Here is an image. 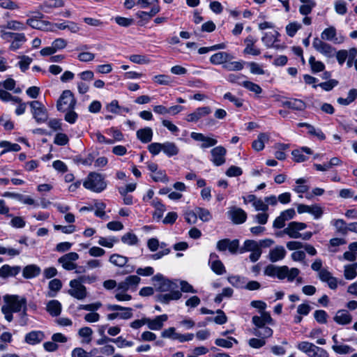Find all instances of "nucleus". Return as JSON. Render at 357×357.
<instances>
[{
    "label": "nucleus",
    "instance_id": "nucleus-52",
    "mask_svg": "<svg viewBox=\"0 0 357 357\" xmlns=\"http://www.w3.org/2000/svg\"><path fill=\"white\" fill-rule=\"evenodd\" d=\"M0 147L4 148L1 153V155L8 151H19L21 149L20 146L18 144H12L8 141H1L0 142Z\"/></svg>",
    "mask_w": 357,
    "mask_h": 357
},
{
    "label": "nucleus",
    "instance_id": "nucleus-46",
    "mask_svg": "<svg viewBox=\"0 0 357 357\" xmlns=\"http://www.w3.org/2000/svg\"><path fill=\"white\" fill-rule=\"evenodd\" d=\"M152 206L155 208L153 213V217L158 219L162 218L166 210L165 205L162 204L158 199L155 198L152 201Z\"/></svg>",
    "mask_w": 357,
    "mask_h": 357
},
{
    "label": "nucleus",
    "instance_id": "nucleus-30",
    "mask_svg": "<svg viewBox=\"0 0 357 357\" xmlns=\"http://www.w3.org/2000/svg\"><path fill=\"white\" fill-rule=\"evenodd\" d=\"M41 273L40 268L36 264L26 266L22 270V275L26 279H31L38 276Z\"/></svg>",
    "mask_w": 357,
    "mask_h": 357
},
{
    "label": "nucleus",
    "instance_id": "nucleus-35",
    "mask_svg": "<svg viewBox=\"0 0 357 357\" xmlns=\"http://www.w3.org/2000/svg\"><path fill=\"white\" fill-rule=\"evenodd\" d=\"M26 41V36L24 33H17L13 38L10 45L9 49L15 51L20 49L22 44Z\"/></svg>",
    "mask_w": 357,
    "mask_h": 357
},
{
    "label": "nucleus",
    "instance_id": "nucleus-7",
    "mask_svg": "<svg viewBox=\"0 0 357 357\" xmlns=\"http://www.w3.org/2000/svg\"><path fill=\"white\" fill-rule=\"evenodd\" d=\"M70 289L68 294L77 300H84L87 296L86 288L84 284H80L75 279L69 282Z\"/></svg>",
    "mask_w": 357,
    "mask_h": 357
},
{
    "label": "nucleus",
    "instance_id": "nucleus-9",
    "mask_svg": "<svg viewBox=\"0 0 357 357\" xmlns=\"http://www.w3.org/2000/svg\"><path fill=\"white\" fill-rule=\"evenodd\" d=\"M239 248V241L238 239L230 240L229 238H224L217 242L216 249L219 252H225L228 250L231 254L237 253Z\"/></svg>",
    "mask_w": 357,
    "mask_h": 357
},
{
    "label": "nucleus",
    "instance_id": "nucleus-48",
    "mask_svg": "<svg viewBox=\"0 0 357 357\" xmlns=\"http://www.w3.org/2000/svg\"><path fill=\"white\" fill-rule=\"evenodd\" d=\"M316 347L313 343L307 341L301 342L296 346L298 350L306 354L307 356L311 355L312 351L314 350Z\"/></svg>",
    "mask_w": 357,
    "mask_h": 357
},
{
    "label": "nucleus",
    "instance_id": "nucleus-31",
    "mask_svg": "<svg viewBox=\"0 0 357 357\" xmlns=\"http://www.w3.org/2000/svg\"><path fill=\"white\" fill-rule=\"evenodd\" d=\"M62 306L57 300L50 301L46 305V310L52 317H58L61 312Z\"/></svg>",
    "mask_w": 357,
    "mask_h": 357
},
{
    "label": "nucleus",
    "instance_id": "nucleus-19",
    "mask_svg": "<svg viewBox=\"0 0 357 357\" xmlns=\"http://www.w3.org/2000/svg\"><path fill=\"white\" fill-rule=\"evenodd\" d=\"M282 106L295 112H303L307 107L306 103L303 100L297 98H288L282 102Z\"/></svg>",
    "mask_w": 357,
    "mask_h": 357
},
{
    "label": "nucleus",
    "instance_id": "nucleus-15",
    "mask_svg": "<svg viewBox=\"0 0 357 357\" xmlns=\"http://www.w3.org/2000/svg\"><path fill=\"white\" fill-rule=\"evenodd\" d=\"M296 212L294 208H289L282 212L280 215L275 218L273 222V227L276 229L283 228L285 225V222L294 218Z\"/></svg>",
    "mask_w": 357,
    "mask_h": 357
},
{
    "label": "nucleus",
    "instance_id": "nucleus-47",
    "mask_svg": "<svg viewBox=\"0 0 357 357\" xmlns=\"http://www.w3.org/2000/svg\"><path fill=\"white\" fill-rule=\"evenodd\" d=\"M357 264L344 266V276L347 280H353L357 276Z\"/></svg>",
    "mask_w": 357,
    "mask_h": 357
},
{
    "label": "nucleus",
    "instance_id": "nucleus-18",
    "mask_svg": "<svg viewBox=\"0 0 357 357\" xmlns=\"http://www.w3.org/2000/svg\"><path fill=\"white\" fill-rule=\"evenodd\" d=\"M211 112V108L208 106L200 107L188 114L185 119L188 122H197L202 118L209 115Z\"/></svg>",
    "mask_w": 357,
    "mask_h": 357
},
{
    "label": "nucleus",
    "instance_id": "nucleus-61",
    "mask_svg": "<svg viewBox=\"0 0 357 357\" xmlns=\"http://www.w3.org/2000/svg\"><path fill=\"white\" fill-rule=\"evenodd\" d=\"M302 26L298 22H291L286 26L287 34L290 37H294L297 31L301 29Z\"/></svg>",
    "mask_w": 357,
    "mask_h": 357
},
{
    "label": "nucleus",
    "instance_id": "nucleus-11",
    "mask_svg": "<svg viewBox=\"0 0 357 357\" xmlns=\"http://www.w3.org/2000/svg\"><path fill=\"white\" fill-rule=\"evenodd\" d=\"M43 17V15L40 13H38L37 16H33L29 17L26 20V24L30 26L33 29H39L42 31L52 30L49 28L51 26V23L48 21L40 20V18Z\"/></svg>",
    "mask_w": 357,
    "mask_h": 357
},
{
    "label": "nucleus",
    "instance_id": "nucleus-2",
    "mask_svg": "<svg viewBox=\"0 0 357 357\" xmlns=\"http://www.w3.org/2000/svg\"><path fill=\"white\" fill-rule=\"evenodd\" d=\"M3 300L6 305L1 307V312L8 322L13 321V312H20L22 310H27V302L24 297L17 295H6Z\"/></svg>",
    "mask_w": 357,
    "mask_h": 357
},
{
    "label": "nucleus",
    "instance_id": "nucleus-12",
    "mask_svg": "<svg viewBox=\"0 0 357 357\" xmlns=\"http://www.w3.org/2000/svg\"><path fill=\"white\" fill-rule=\"evenodd\" d=\"M300 271L297 268L289 269L287 266H278L277 278L279 280L287 278V280L292 282L299 275Z\"/></svg>",
    "mask_w": 357,
    "mask_h": 357
},
{
    "label": "nucleus",
    "instance_id": "nucleus-5",
    "mask_svg": "<svg viewBox=\"0 0 357 357\" xmlns=\"http://www.w3.org/2000/svg\"><path fill=\"white\" fill-rule=\"evenodd\" d=\"M31 109L33 118L37 123H45L48 119V112L42 102L38 100H33L29 102Z\"/></svg>",
    "mask_w": 357,
    "mask_h": 357
},
{
    "label": "nucleus",
    "instance_id": "nucleus-58",
    "mask_svg": "<svg viewBox=\"0 0 357 357\" xmlns=\"http://www.w3.org/2000/svg\"><path fill=\"white\" fill-rule=\"evenodd\" d=\"M242 86L248 90L254 92L255 94H260L262 92L261 86L250 81H243Z\"/></svg>",
    "mask_w": 357,
    "mask_h": 357
},
{
    "label": "nucleus",
    "instance_id": "nucleus-56",
    "mask_svg": "<svg viewBox=\"0 0 357 357\" xmlns=\"http://www.w3.org/2000/svg\"><path fill=\"white\" fill-rule=\"evenodd\" d=\"M121 241L128 245H134L137 244L138 238L135 234L128 232L121 237Z\"/></svg>",
    "mask_w": 357,
    "mask_h": 357
},
{
    "label": "nucleus",
    "instance_id": "nucleus-49",
    "mask_svg": "<svg viewBox=\"0 0 357 357\" xmlns=\"http://www.w3.org/2000/svg\"><path fill=\"white\" fill-rule=\"evenodd\" d=\"M309 64L310 65L312 72L313 73H317L321 72L325 68V65L323 62L316 61L314 56H311L309 59Z\"/></svg>",
    "mask_w": 357,
    "mask_h": 357
},
{
    "label": "nucleus",
    "instance_id": "nucleus-25",
    "mask_svg": "<svg viewBox=\"0 0 357 357\" xmlns=\"http://www.w3.org/2000/svg\"><path fill=\"white\" fill-rule=\"evenodd\" d=\"M44 338L45 335L43 332L40 331H32L26 334L24 341L29 344L35 345L41 342Z\"/></svg>",
    "mask_w": 357,
    "mask_h": 357
},
{
    "label": "nucleus",
    "instance_id": "nucleus-24",
    "mask_svg": "<svg viewBox=\"0 0 357 357\" xmlns=\"http://www.w3.org/2000/svg\"><path fill=\"white\" fill-rule=\"evenodd\" d=\"M107 308L110 311H122L121 312H118V317L122 319H129L133 315L132 309L130 307H123L119 305H108Z\"/></svg>",
    "mask_w": 357,
    "mask_h": 357
},
{
    "label": "nucleus",
    "instance_id": "nucleus-28",
    "mask_svg": "<svg viewBox=\"0 0 357 357\" xmlns=\"http://www.w3.org/2000/svg\"><path fill=\"white\" fill-rule=\"evenodd\" d=\"M287 252L283 246L277 245L270 250L268 259L271 262H276L283 259L286 256Z\"/></svg>",
    "mask_w": 357,
    "mask_h": 357
},
{
    "label": "nucleus",
    "instance_id": "nucleus-32",
    "mask_svg": "<svg viewBox=\"0 0 357 357\" xmlns=\"http://www.w3.org/2000/svg\"><path fill=\"white\" fill-rule=\"evenodd\" d=\"M137 137L142 142V143H149L152 140L153 137V130L149 127H146L144 128L139 129L137 131Z\"/></svg>",
    "mask_w": 357,
    "mask_h": 357
},
{
    "label": "nucleus",
    "instance_id": "nucleus-41",
    "mask_svg": "<svg viewBox=\"0 0 357 357\" xmlns=\"http://www.w3.org/2000/svg\"><path fill=\"white\" fill-rule=\"evenodd\" d=\"M268 140V135L266 133H260L257 139L253 141L252 146L257 151H259L264 149V143Z\"/></svg>",
    "mask_w": 357,
    "mask_h": 357
},
{
    "label": "nucleus",
    "instance_id": "nucleus-1",
    "mask_svg": "<svg viewBox=\"0 0 357 357\" xmlns=\"http://www.w3.org/2000/svg\"><path fill=\"white\" fill-rule=\"evenodd\" d=\"M156 291L161 294L156 296V301L162 304H168L172 301L178 300L181 292L178 290V286L176 282L165 278L162 274H156L152 278Z\"/></svg>",
    "mask_w": 357,
    "mask_h": 357
},
{
    "label": "nucleus",
    "instance_id": "nucleus-62",
    "mask_svg": "<svg viewBox=\"0 0 357 357\" xmlns=\"http://www.w3.org/2000/svg\"><path fill=\"white\" fill-rule=\"evenodd\" d=\"M161 336L164 338H169L172 340H178V336H179V333L176 332L175 328L170 327L164 330L161 333Z\"/></svg>",
    "mask_w": 357,
    "mask_h": 357
},
{
    "label": "nucleus",
    "instance_id": "nucleus-40",
    "mask_svg": "<svg viewBox=\"0 0 357 357\" xmlns=\"http://www.w3.org/2000/svg\"><path fill=\"white\" fill-rule=\"evenodd\" d=\"M321 40L333 41L337 43L336 29L334 26H330L325 29L321 34Z\"/></svg>",
    "mask_w": 357,
    "mask_h": 357
},
{
    "label": "nucleus",
    "instance_id": "nucleus-10",
    "mask_svg": "<svg viewBox=\"0 0 357 357\" xmlns=\"http://www.w3.org/2000/svg\"><path fill=\"white\" fill-rule=\"evenodd\" d=\"M79 259V255L77 252H71L61 256L58 259L59 264H61L63 269L66 271H73L77 268L75 263Z\"/></svg>",
    "mask_w": 357,
    "mask_h": 357
},
{
    "label": "nucleus",
    "instance_id": "nucleus-17",
    "mask_svg": "<svg viewBox=\"0 0 357 357\" xmlns=\"http://www.w3.org/2000/svg\"><path fill=\"white\" fill-rule=\"evenodd\" d=\"M211 160L215 166H220L225 162V155L227 150L222 146H218L211 151Z\"/></svg>",
    "mask_w": 357,
    "mask_h": 357
},
{
    "label": "nucleus",
    "instance_id": "nucleus-22",
    "mask_svg": "<svg viewBox=\"0 0 357 357\" xmlns=\"http://www.w3.org/2000/svg\"><path fill=\"white\" fill-rule=\"evenodd\" d=\"M168 319V316L165 314L155 317L153 319L146 317V324L150 330H160L165 321Z\"/></svg>",
    "mask_w": 357,
    "mask_h": 357
},
{
    "label": "nucleus",
    "instance_id": "nucleus-60",
    "mask_svg": "<svg viewBox=\"0 0 357 357\" xmlns=\"http://www.w3.org/2000/svg\"><path fill=\"white\" fill-rule=\"evenodd\" d=\"M107 132L113 137V139H110L111 141H113V144L116 142H121L123 139V133L115 128H109Z\"/></svg>",
    "mask_w": 357,
    "mask_h": 357
},
{
    "label": "nucleus",
    "instance_id": "nucleus-3",
    "mask_svg": "<svg viewBox=\"0 0 357 357\" xmlns=\"http://www.w3.org/2000/svg\"><path fill=\"white\" fill-rule=\"evenodd\" d=\"M84 187L95 192H100L107 187L104 176L96 172H90L83 183Z\"/></svg>",
    "mask_w": 357,
    "mask_h": 357
},
{
    "label": "nucleus",
    "instance_id": "nucleus-29",
    "mask_svg": "<svg viewBox=\"0 0 357 357\" xmlns=\"http://www.w3.org/2000/svg\"><path fill=\"white\" fill-rule=\"evenodd\" d=\"M334 321L340 325H347L351 322L352 317L348 311L340 310L333 318Z\"/></svg>",
    "mask_w": 357,
    "mask_h": 357
},
{
    "label": "nucleus",
    "instance_id": "nucleus-21",
    "mask_svg": "<svg viewBox=\"0 0 357 357\" xmlns=\"http://www.w3.org/2000/svg\"><path fill=\"white\" fill-rule=\"evenodd\" d=\"M257 39L255 38L252 36H248L245 40V47L243 53L245 54H250L253 56H258L261 54V51L255 45Z\"/></svg>",
    "mask_w": 357,
    "mask_h": 357
},
{
    "label": "nucleus",
    "instance_id": "nucleus-55",
    "mask_svg": "<svg viewBox=\"0 0 357 357\" xmlns=\"http://www.w3.org/2000/svg\"><path fill=\"white\" fill-rule=\"evenodd\" d=\"M78 334L80 337H84V342L89 344L91 341V336L93 334V330L88 326L81 328L79 330Z\"/></svg>",
    "mask_w": 357,
    "mask_h": 357
},
{
    "label": "nucleus",
    "instance_id": "nucleus-33",
    "mask_svg": "<svg viewBox=\"0 0 357 357\" xmlns=\"http://www.w3.org/2000/svg\"><path fill=\"white\" fill-rule=\"evenodd\" d=\"M64 6L63 0H46L40 6L45 13H49L52 8H60Z\"/></svg>",
    "mask_w": 357,
    "mask_h": 357
},
{
    "label": "nucleus",
    "instance_id": "nucleus-57",
    "mask_svg": "<svg viewBox=\"0 0 357 357\" xmlns=\"http://www.w3.org/2000/svg\"><path fill=\"white\" fill-rule=\"evenodd\" d=\"M129 59L132 63L137 64H148L151 63V60L148 56L142 54H132L129 56Z\"/></svg>",
    "mask_w": 357,
    "mask_h": 357
},
{
    "label": "nucleus",
    "instance_id": "nucleus-14",
    "mask_svg": "<svg viewBox=\"0 0 357 357\" xmlns=\"http://www.w3.org/2000/svg\"><path fill=\"white\" fill-rule=\"evenodd\" d=\"M229 218L236 225L242 224L247 219V213L244 210L236 206L231 207L227 211Z\"/></svg>",
    "mask_w": 357,
    "mask_h": 357
},
{
    "label": "nucleus",
    "instance_id": "nucleus-51",
    "mask_svg": "<svg viewBox=\"0 0 357 357\" xmlns=\"http://www.w3.org/2000/svg\"><path fill=\"white\" fill-rule=\"evenodd\" d=\"M332 349L337 354L344 355L351 354L354 349L347 344H333Z\"/></svg>",
    "mask_w": 357,
    "mask_h": 357
},
{
    "label": "nucleus",
    "instance_id": "nucleus-44",
    "mask_svg": "<svg viewBox=\"0 0 357 357\" xmlns=\"http://www.w3.org/2000/svg\"><path fill=\"white\" fill-rule=\"evenodd\" d=\"M252 333L254 335L265 340L266 338L272 336L273 330L271 328L265 326L259 328H254Z\"/></svg>",
    "mask_w": 357,
    "mask_h": 357
},
{
    "label": "nucleus",
    "instance_id": "nucleus-8",
    "mask_svg": "<svg viewBox=\"0 0 357 357\" xmlns=\"http://www.w3.org/2000/svg\"><path fill=\"white\" fill-rule=\"evenodd\" d=\"M140 280V278L137 275H128L123 281L118 283V289H116V291L126 292L131 290L132 291H135L137 289Z\"/></svg>",
    "mask_w": 357,
    "mask_h": 357
},
{
    "label": "nucleus",
    "instance_id": "nucleus-38",
    "mask_svg": "<svg viewBox=\"0 0 357 357\" xmlns=\"http://www.w3.org/2000/svg\"><path fill=\"white\" fill-rule=\"evenodd\" d=\"M162 151L169 157L176 155L178 153V148L173 142H167L162 144Z\"/></svg>",
    "mask_w": 357,
    "mask_h": 357
},
{
    "label": "nucleus",
    "instance_id": "nucleus-36",
    "mask_svg": "<svg viewBox=\"0 0 357 357\" xmlns=\"http://www.w3.org/2000/svg\"><path fill=\"white\" fill-rule=\"evenodd\" d=\"M279 33L277 31L264 33V36L261 38V41L267 47H271L277 41V38Z\"/></svg>",
    "mask_w": 357,
    "mask_h": 357
},
{
    "label": "nucleus",
    "instance_id": "nucleus-34",
    "mask_svg": "<svg viewBox=\"0 0 357 357\" xmlns=\"http://www.w3.org/2000/svg\"><path fill=\"white\" fill-rule=\"evenodd\" d=\"M48 287L50 291L47 296L50 298L55 297L62 287V282L59 279H53L49 282Z\"/></svg>",
    "mask_w": 357,
    "mask_h": 357
},
{
    "label": "nucleus",
    "instance_id": "nucleus-53",
    "mask_svg": "<svg viewBox=\"0 0 357 357\" xmlns=\"http://www.w3.org/2000/svg\"><path fill=\"white\" fill-rule=\"evenodd\" d=\"M223 68L229 71H238L243 68V61H227L222 66Z\"/></svg>",
    "mask_w": 357,
    "mask_h": 357
},
{
    "label": "nucleus",
    "instance_id": "nucleus-26",
    "mask_svg": "<svg viewBox=\"0 0 357 357\" xmlns=\"http://www.w3.org/2000/svg\"><path fill=\"white\" fill-rule=\"evenodd\" d=\"M233 59V55L226 52H220L213 54L210 58V61L214 65L222 64L223 66L227 61H229Z\"/></svg>",
    "mask_w": 357,
    "mask_h": 357
},
{
    "label": "nucleus",
    "instance_id": "nucleus-16",
    "mask_svg": "<svg viewBox=\"0 0 357 357\" xmlns=\"http://www.w3.org/2000/svg\"><path fill=\"white\" fill-rule=\"evenodd\" d=\"M318 277L321 282H326L328 287L333 290L337 288L339 283L342 284L341 282H339L338 280L333 277L332 273L326 268H323L322 271H320V273H318Z\"/></svg>",
    "mask_w": 357,
    "mask_h": 357
},
{
    "label": "nucleus",
    "instance_id": "nucleus-23",
    "mask_svg": "<svg viewBox=\"0 0 357 357\" xmlns=\"http://www.w3.org/2000/svg\"><path fill=\"white\" fill-rule=\"evenodd\" d=\"M21 271L20 266H11L8 264H4L0 268V278L3 279L9 277H15Z\"/></svg>",
    "mask_w": 357,
    "mask_h": 357
},
{
    "label": "nucleus",
    "instance_id": "nucleus-4",
    "mask_svg": "<svg viewBox=\"0 0 357 357\" xmlns=\"http://www.w3.org/2000/svg\"><path fill=\"white\" fill-rule=\"evenodd\" d=\"M75 105L76 100L73 93L70 90H65L57 101L56 108L60 112H65L68 109H74Z\"/></svg>",
    "mask_w": 357,
    "mask_h": 357
},
{
    "label": "nucleus",
    "instance_id": "nucleus-13",
    "mask_svg": "<svg viewBox=\"0 0 357 357\" xmlns=\"http://www.w3.org/2000/svg\"><path fill=\"white\" fill-rule=\"evenodd\" d=\"M307 225L303 222H291L289 223L287 227L283 230V233L288 235L292 238H298L301 236L300 231L305 229Z\"/></svg>",
    "mask_w": 357,
    "mask_h": 357
},
{
    "label": "nucleus",
    "instance_id": "nucleus-59",
    "mask_svg": "<svg viewBox=\"0 0 357 357\" xmlns=\"http://www.w3.org/2000/svg\"><path fill=\"white\" fill-rule=\"evenodd\" d=\"M229 282L236 288H244V278L238 275H233L228 277Z\"/></svg>",
    "mask_w": 357,
    "mask_h": 357
},
{
    "label": "nucleus",
    "instance_id": "nucleus-43",
    "mask_svg": "<svg viewBox=\"0 0 357 357\" xmlns=\"http://www.w3.org/2000/svg\"><path fill=\"white\" fill-rule=\"evenodd\" d=\"M160 6L158 5H154L150 12L139 11L137 13V16L144 20L148 21L155 15L160 12Z\"/></svg>",
    "mask_w": 357,
    "mask_h": 357
},
{
    "label": "nucleus",
    "instance_id": "nucleus-6",
    "mask_svg": "<svg viewBox=\"0 0 357 357\" xmlns=\"http://www.w3.org/2000/svg\"><path fill=\"white\" fill-rule=\"evenodd\" d=\"M312 46L316 51L321 53L327 58H332L335 54V47L317 37L314 38Z\"/></svg>",
    "mask_w": 357,
    "mask_h": 357
},
{
    "label": "nucleus",
    "instance_id": "nucleus-27",
    "mask_svg": "<svg viewBox=\"0 0 357 357\" xmlns=\"http://www.w3.org/2000/svg\"><path fill=\"white\" fill-rule=\"evenodd\" d=\"M209 263L211 264V269L216 274L222 275L226 272L223 264L218 259V256L215 253H211L210 255Z\"/></svg>",
    "mask_w": 357,
    "mask_h": 357
},
{
    "label": "nucleus",
    "instance_id": "nucleus-64",
    "mask_svg": "<svg viewBox=\"0 0 357 357\" xmlns=\"http://www.w3.org/2000/svg\"><path fill=\"white\" fill-rule=\"evenodd\" d=\"M153 80L160 85H169L172 83V79L167 75H158L153 77Z\"/></svg>",
    "mask_w": 357,
    "mask_h": 357
},
{
    "label": "nucleus",
    "instance_id": "nucleus-63",
    "mask_svg": "<svg viewBox=\"0 0 357 357\" xmlns=\"http://www.w3.org/2000/svg\"><path fill=\"white\" fill-rule=\"evenodd\" d=\"M116 242H118V239L114 237H100L98 243L101 246L111 248L114 246V243Z\"/></svg>",
    "mask_w": 357,
    "mask_h": 357
},
{
    "label": "nucleus",
    "instance_id": "nucleus-42",
    "mask_svg": "<svg viewBox=\"0 0 357 357\" xmlns=\"http://www.w3.org/2000/svg\"><path fill=\"white\" fill-rule=\"evenodd\" d=\"M238 344V340L233 337H228L227 339L217 338L215 340V344L220 347L229 349L233 347V344Z\"/></svg>",
    "mask_w": 357,
    "mask_h": 357
},
{
    "label": "nucleus",
    "instance_id": "nucleus-54",
    "mask_svg": "<svg viewBox=\"0 0 357 357\" xmlns=\"http://www.w3.org/2000/svg\"><path fill=\"white\" fill-rule=\"evenodd\" d=\"M195 211H197V217L203 222H208L212 219V215L208 209L197 207Z\"/></svg>",
    "mask_w": 357,
    "mask_h": 357
},
{
    "label": "nucleus",
    "instance_id": "nucleus-37",
    "mask_svg": "<svg viewBox=\"0 0 357 357\" xmlns=\"http://www.w3.org/2000/svg\"><path fill=\"white\" fill-rule=\"evenodd\" d=\"M300 1L302 5L299 8V13L302 15H308L316 6V2L314 0H300Z\"/></svg>",
    "mask_w": 357,
    "mask_h": 357
},
{
    "label": "nucleus",
    "instance_id": "nucleus-39",
    "mask_svg": "<svg viewBox=\"0 0 357 357\" xmlns=\"http://www.w3.org/2000/svg\"><path fill=\"white\" fill-rule=\"evenodd\" d=\"M259 248H260V245H259L257 241L254 240H246L244 241L243 245L238 248V251L242 254L245 252L255 251Z\"/></svg>",
    "mask_w": 357,
    "mask_h": 357
},
{
    "label": "nucleus",
    "instance_id": "nucleus-45",
    "mask_svg": "<svg viewBox=\"0 0 357 357\" xmlns=\"http://www.w3.org/2000/svg\"><path fill=\"white\" fill-rule=\"evenodd\" d=\"M1 29H8L13 31H22L26 29V26L17 20L8 21L6 25H1Z\"/></svg>",
    "mask_w": 357,
    "mask_h": 357
},
{
    "label": "nucleus",
    "instance_id": "nucleus-50",
    "mask_svg": "<svg viewBox=\"0 0 357 357\" xmlns=\"http://www.w3.org/2000/svg\"><path fill=\"white\" fill-rule=\"evenodd\" d=\"M128 259L126 257L118 255V254H113L109 257V261L113 264L115 266L123 267L124 266Z\"/></svg>",
    "mask_w": 357,
    "mask_h": 357
},
{
    "label": "nucleus",
    "instance_id": "nucleus-20",
    "mask_svg": "<svg viewBox=\"0 0 357 357\" xmlns=\"http://www.w3.org/2000/svg\"><path fill=\"white\" fill-rule=\"evenodd\" d=\"M297 211L298 213H308L314 215L315 219H319L323 214L322 208L318 205L308 206L300 204L297 206Z\"/></svg>",
    "mask_w": 357,
    "mask_h": 357
}]
</instances>
